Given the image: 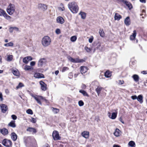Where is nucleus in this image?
<instances>
[{
	"label": "nucleus",
	"instance_id": "338daca9",
	"mask_svg": "<svg viewBox=\"0 0 147 147\" xmlns=\"http://www.w3.org/2000/svg\"><path fill=\"white\" fill-rule=\"evenodd\" d=\"M95 120L97 122L99 121H100V119L98 117H96V118Z\"/></svg>",
	"mask_w": 147,
	"mask_h": 147
},
{
	"label": "nucleus",
	"instance_id": "0e129e2a",
	"mask_svg": "<svg viewBox=\"0 0 147 147\" xmlns=\"http://www.w3.org/2000/svg\"><path fill=\"white\" fill-rule=\"evenodd\" d=\"M5 92V93L7 94H8L9 93V91L8 89H6Z\"/></svg>",
	"mask_w": 147,
	"mask_h": 147
},
{
	"label": "nucleus",
	"instance_id": "58836bf2",
	"mask_svg": "<svg viewBox=\"0 0 147 147\" xmlns=\"http://www.w3.org/2000/svg\"><path fill=\"white\" fill-rule=\"evenodd\" d=\"M13 56L12 55H8L7 59V61H11L13 59Z\"/></svg>",
	"mask_w": 147,
	"mask_h": 147
},
{
	"label": "nucleus",
	"instance_id": "393cba45",
	"mask_svg": "<svg viewBox=\"0 0 147 147\" xmlns=\"http://www.w3.org/2000/svg\"><path fill=\"white\" fill-rule=\"evenodd\" d=\"M134 80L136 82H137L138 81L139 79V77L136 74H134L132 76Z\"/></svg>",
	"mask_w": 147,
	"mask_h": 147
},
{
	"label": "nucleus",
	"instance_id": "a18cd8bd",
	"mask_svg": "<svg viewBox=\"0 0 147 147\" xmlns=\"http://www.w3.org/2000/svg\"><path fill=\"white\" fill-rule=\"evenodd\" d=\"M68 59L70 61L74 63V59L70 56H69L68 57Z\"/></svg>",
	"mask_w": 147,
	"mask_h": 147
},
{
	"label": "nucleus",
	"instance_id": "ddd939ff",
	"mask_svg": "<svg viewBox=\"0 0 147 147\" xmlns=\"http://www.w3.org/2000/svg\"><path fill=\"white\" fill-rule=\"evenodd\" d=\"M32 59V58L31 57L28 56L24 57L23 59V61L25 63H27L29 61H31Z\"/></svg>",
	"mask_w": 147,
	"mask_h": 147
},
{
	"label": "nucleus",
	"instance_id": "1a4fd4ad",
	"mask_svg": "<svg viewBox=\"0 0 147 147\" xmlns=\"http://www.w3.org/2000/svg\"><path fill=\"white\" fill-rule=\"evenodd\" d=\"M41 86V89L42 90L45 91L47 90V85L43 82L41 81L39 82Z\"/></svg>",
	"mask_w": 147,
	"mask_h": 147
},
{
	"label": "nucleus",
	"instance_id": "ea45409f",
	"mask_svg": "<svg viewBox=\"0 0 147 147\" xmlns=\"http://www.w3.org/2000/svg\"><path fill=\"white\" fill-rule=\"evenodd\" d=\"M77 39V37L76 36H72L71 38V40L72 42H74Z\"/></svg>",
	"mask_w": 147,
	"mask_h": 147
},
{
	"label": "nucleus",
	"instance_id": "49530a36",
	"mask_svg": "<svg viewBox=\"0 0 147 147\" xmlns=\"http://www.w3.org/2000/svg\"><path fill=\"white\" fill-rule=\"evenodd\" d=\"M78 104L79 106H82L84 105V103L82 100H80L78 102Z\"/></svg>",
	"mask_w": 147,
	"mask_h": 147
},
{
	"label": "nucleus",
	"instance_id": "09e8293b",
	"mask_svg": "<svg viewBox=\"0 0 147 147\" xmlns=\"http://www.w3.org/2000/svg\"><path fill=\"white\" fill-rule=\"evenodd\" d=\"M61 5L62 7H59V9L62 11H63L65 10V8L63 6V5L62 4H61Z\"/></svg>",
	"mask_w": 147,
	"mask_h": 147
},
{
	"label": "nucleus",
	"instance_id": "423d86ee",
	"mask_svg": "<svg viewBox=\"0 0 147 147\" xmlns=\"http://www.w3.org/2000/svg\"><path fill=\"white\" fill-rule=\"evenodd\" d=\"M2 16L7 20H9L11 18V17L8 15L4 10L0 8V16Z\"/></svg>",
	"mask_w": 147,
	"mask_h": 147
},
{
	"label": "nucleus",
	"instance_id": "3c124183",
	"mask_svg": "<svg viewBox=\"0 0 147 147\" xmlns=\"http://www.w3.org/2000/svg\"><path fill=\"white\" fill-rule=\"evenodd\" d=\"M13 30H15L17 32L20 31L19 30V29L17 27H13Z\"/></svg>",
	"mask_w": 147,
	"mask_h": 147
},
{
	"label": "nucleus",
	"instance_id": "a19ab883",
	"mask_svg": "<svg viewBox=\"0 0 147 147\" xmlns=\"http://www.w3.org/2000/svg\"><path fill=\"white\" fill-rule=\"evenodd\" d=\"M32 69V67L28 65H26L24 67V69L26 70H29Z\"/></svg>",
	"mask_w": 147,
	"mask_h": 147
},
{
	"label": "nucleus",
	"instance_id": "13d9d810",
	"mask_svg": "<svg viewBox=\"0 0 147 147\" xmlns=\"http://www.w3.org/2000/svg\"><path fill=\"white\" fill-rule=\"evenodd\" d=\"M13 30V27H11L9 28V31L10 33H12Z\"/></svg>",
	"mask_w": 147,
	"mask_h": 147
},
{
	"label": "nucleus",
	"instance_id": "5701e85b",
	"mask_svg": "<svg viewBox=\"0 0 147 147\" xmlns=\"http://www.w3.org/2000/svg\"><path fill=\"white\" fill-rule=\"evenodd\" d=\"M1 132L3 135L7 134L8 133L7 129L5 128H3L1 129Z\"/></svg>",
	"mask_w": 147,
	"mask_h": 147
},
{
	"label": "nucleus",
	"instance_id": "4468645a",
	"mask_svg": "<svg viewBox=\"0 0 147 147\" xmlns=\"http://www.w3.org/2000/svg\"><path fill=\"white\" fill-rule=\"evenodd\" d=\"M124 22L126 26H128L130 25L131 24V22L129 17H127L125 19Z\"/></svg>",
	"mask_w": 147,
	"mask_h": 147
},
{
	"label": "nucleus",
	"instance_id": "f704fd0d",
	"mask_svg": "<svg viewBox=\"0 0 147 147\" xmlns=\"http://www.w3.org/2000/svg\"><path fill=\"white\" fill-rule=\"evenodd\" d=\"M128 144L131 147H135V145L134 142L132 141H130Z\"/></svg>",
	"mask_w": 147,
	"mask_h": 147
},
{
	"label": "nucleus",
	"instance_id": "20e7f679",
	"mask_svg": "<svg viewBox=\"0 0 147 147\" xmlns=\"http://www.w3.org/2000/svg\"><path fill=\"white\" fill-rule=\"evenodd\" d=\"M30 94L36 101L37 103L40 105H42V103L40 101L41 100H43L45 101L47 100L42 96L34 95L31 93H30Z\"/></svg>",
	"mask_w": 147,
	"mask_h": 147
},
{
	"label": "nucleus",
	"instance_id": "e433bc0d",
	"mask_svg": "<svg viewBox=\"0 0 147 147\" xmlns=\"http://www.w3.org/2000/svg\"><path fill=\"white\" fill-rule=\"evenodd\" d=\"M117 113H113L112 114V115L111 117V119H115L117 117Z\"/></svg>",
	"mask_w": 147,
	"mask_h": 147
},
{
	"label": "nucleus",
	"instance_id": "4be33fe9",
	"mask_svg": "<svg viewBox=\"0 0 147 147\" xmlns=\"http://www.w3.org/2000/svg\"><path fill=\"white\" fill-rule=\"evenodd\" d=\"M84 61V60L83 59H80L78 58H77L74 59V63H82Z\"/></svg>",
	"mask_w": 147,
	"mask_h": 147
},
{
	"label": "nucleus",
	"instance_id": "b1692460",
	"mask_svg": "<svg viewBox=\"0 0 147 147\" xmlns=\"http://www.w3.org/2000/svg\"><path fill=\"white\" fill-rule=\"evenodd\" d=\"M114 18L115 20H119L120 18H121V16L119 15L118 13H115Z\"/></svg>",
	"mask_w": 147,
	"mask_h": 147
},
{
	"label": "nucleus",
	"instance_id": "e2e57ef3",
	"mask_svg": "<svg viewBox=\"0 0 147 147\" xmlns=\"http://www.w3.org/2000/svg\"><path fill=\"white\" fill-rule=\"evenodd\" d=\"M118 1L120 2H122L124 4L126 0H118Z\"/></svg>",
	"mask_w": 147,
	"mask_h": 147
},
{
	"label": "nucleus",
	"instance_id": "9d476101",
	"mask_svg": "<svg viewBox=\"0 0 147 147\" xmlns=\"http://www.w3.org/2000/svg\"><path fill=\"white\" fill-rule=\"evenodd\" d=\"M46 60L44 58L40 59L38 62V65L39 67H41L43 65L45 64Z\"/></svg>",
	"mask_w": 147,
	"mask_h": 147
},
{
	"label": "nucleus",
	"instance_id": "680f3d73",
	"mask_svg": "<svg viewBox=\"0 0 147 147\" xmlns=\"http://www.w3.org/2000/svg\"><path fill=\"white\" fill-rule=\"evenodd\" d=\"M86 86L84 84H82V89H85L86 88Z\"/></svg>",
	"mask_w": 147,
	"mask_h": 147
},
{
	"label": "nucleus",
	"instance_id": "79ce46f5",
	"mask_svg": "<svg viewBox=\"0 0 147 147\" xmlns=\"http://www.w3.org/2000/svg\"><path fill=\"white\" fill-rule=\"evenodd\" d=\"M23 86H24V85H23V84L22 83H20L18 84V85L16 86V88L17 89H18L19 88H21Z\"/></svg>",
	"mask_w": 147,
	"mask_h": 147
},
{
	"label": "nucleus",
	"instance_id": "c85d7f7f",
	"mask_svg": "<svg viewBox=\"0 0 147 147\" xmlns=\"http://www.w3.org/2000/svg\"><path fill=\"white\" fill-rule=\"evenodd\" d=\"M79 92L82 94L84 96H86L88 97L89 96V95L87 92L84 90H80L79 91Z\"/></svg>",
	"mask_w": 147,
	"mask_h": 147
},
{
	"label": "nucleus",
	"instance_id": "c03bdc74",
	"mask_svg": "<svg viewBox=\"0 0 147 147\" xmlns=\"http://www.w3.org/2000/svg\"><path fill=\"white\" fill-rule=\"evenodd\" d=\"M69 69V68L67 67H63L62 68V72H64L65 71L68 70Z\"/></svg>",
	"mask_w": 147,
	"mask_h": 147
},
{
	"label": "nucleus",
	"instance_id": "603ef678",
	"mask_svg": "<svg viewBox=\"0 0 147 147\" xmlns=\"http://www.w3.org/2000/svg\"><path fill=\"white\" fill-rule=\"evenodd\" d=\"M118 83L119 84H124V81L123 80H119L118 81Z\"/></svg>",
	"mask_w": 147,
	"mask_h": 147
},
{
	"label": "nucleus",
	"instance_id": "6ab92c4d",
	"mask_svg": "<svg viewBox=\"0 0 147 147\" xmlns=\"http://www.w3.org/2000/svg\"><path fill=\"white\" fill-rule=\"evenodd\" d=\"M27 131L30 132H32L33 133H36V131L35 129L32 127H29L27 129Z\"/></svg>",
	"mask_w": 147,
	"mask_h": 147
},
{
	"label": "nucleus",
	"instance_id": "412c9836",
	"mask_svg": "<svg viewBox=\"0 0 147 147\" xmlns=\"http://www.w3.org/2000/svg\"><path fill=\"white\" fill-rule=\"evenodd\" d=\"M136 31L135 30H134L133 31V33L132 34V35H131L130 37V39L131 40H133L135 39L136 36Z\"/></svg>",
	"mask_w": 147,
	"mask_h": 147
},
{
	"label": "nucleus",
	"instance_id": "052dcab7",
	"mask_svg": "<svg viewBox=\"0 0 147 147\" xmlns=\"http://www.w3.org/2000/svg\"><path fill=\"white\" fill-rule=\"evenodd\" d=\"M0 98L1 101L3 100V98L2 97V94L1 92H0Z\"/></svg>",
	"mask_w": 147,
	"mask_h": 147
},
{
	"label": "nucleus",
	"instance_id": "0eeeda50",
	"mask_svg": "<svg viewBox=\"0 0 147 147\" xmlns=\"http://www.w3.org/2000/svg\"><path fill=\"white\" fill-rule=\"evenodd\" d=\"M52 136L55 140H59L60 139L58 132L56 131H54L52 134Z\"/></svg>",
	"mask_w": 147,
	"mask_h": 147
},
{
	"label": "nucleus",
	"instance_id": "5fc2aeb1",
	"mask_svg": "<svg viewBox=\"0 0 147 147\" xmlns=\"http://www.w3.org/2000/svg\"><path fill=\"white\" fill-rule=\"evenodd\" d=\"M137 96L136 95L133 96H131V98L133 100L137 99Z\"/></svg>",
	"mask_w": 147,
	"mask_h": 147
},
{
	"label": "nucleus",
	"instance_id": "37998d69",
	"mask_svg": "<svg viewBox=\"0 0 147 147\" xmlns=\"http://www.w3.org/2000/svg\"><path fill=\"white\" fill-rule=\"evenodd\" d=\"M26 113L30 115H32L33 114L32 111L30 109H28L26 111Z\"/></svg>",
	"mask_w": 147,
	"mask_h": 147
},
{
	"label": "nucleus",
	"instance_id": "f3484780",
	"mask_svg": "<svg viewBox=\"0 0 147 147\" xmlns=\"http://www.w3.org/2000/svg\"><path fill=\"white\" fill-rule=\"evenodd\" d=\"M82 136L86 138H88L89 136V132L87 131H84L82 133Z\"/></svg>",
	"mask_w": 147,
	"mask_h": 147
},
{
	"label": "nucleus",
	"instance_id": "f03ea898",
	"mask_svg": "<svg viewBox=\"0 0 147 147\" xmlns=\"http://www.w3.org/2000/svg\"><path fill=\"white\" fill-rule=\"evenodd\" d=\"M68 6L69 8L73 13H76L78 12V7L75 2L69 3Z\"/></svg>",
	"mask_w": 147,
	"mask_h": 147
},
{
	"label": "nucleus",
	"instance_id": "7ed1b4c3",
	"mask_svg": "<svg viewBox=\"0 0 147 147\" xmlns=\"http://www.w3.org/2000/svg\"><path fill=\"white\" fill-rule=\"evenodd\" d=\"M16 8L13 4L10 3L8 6L6 11L7 13L10 15H12L15 11Z\"/></svg>",
	"mask_w": 147,
	"mask_h": 147
},
{
	"label": "nucleus",
	"instance_id": "6e6d98bb",
	"mask_svg": "<svg viewBox=\"0 0 147 147\" xmlns=\"http://www.w3.org/2000/svg\"><path fill=\"white\" fill-rule=\"evenodd\" d=\"M31 121L33 123H35L36 122L35 119L33 118H31Z\"/></svg>",
	"mask_w": 147,
	"mask_h": 147
},
{
	"label": "nucleus",
	"instance_id": "bf43d9fd",
	"mask_svg": "<svg viewBox=\"0 0 147 147\" xmlns=\"http://www.w3.org/2000/svg\"><path fill=\"white\" fill-rule=\"evenodd\" d=\"M35 64V63L34 61H32L30 63V65L31 66H34Z\"/></svg>",
	"mask_w": 147,
	"mask_h": 147
},
{
	"label": "nucleus",
	"instance_id": "c9c22d12",
	"mask_svg": "<svg viewBox=\"0 0 147 147\" xmlns=\"http://www.w3.org/2000/svg\"><path fill=\"white\" fill-rule=\"evenodd\" d=\"M52 110L55 113H57L59 112V110L58 109L52 107Z\"/></svg>",
	"mask_w": 147,
	"mask_h": 147
},
{
	"label": "nucleus",
	"instance_id": "a878e982",
	"mask_svg": "<svg viewBox=\"0 0 147 147\" xmlns=\"http://www.w3.org/2000/svg\"><path fill=\"white\" fill-rule=\"evenodd\" d=\"M137 99L140 103H142L143 102L142 96V95H139L137 97Z\"/></svg>",
	"mask_w": 147,
	"mask_h": 147
},
{
	"label": "nucleus",
	"instance_id": "aec40b11",
	"mask_svg": "<svg viewBox=\"0 0 147 147\" xmlns=\"http://www.w3.org/2000/svg\"><path fill=\"white\" fill-rule=\"evenodd\" d=\"M114 134L116 137L119 136L120 135V131L119 129H116L114 133Z\"/></svg>",
	"mask_w": 147,
	"mask_h": 147
},
{
	"label": "nucleus",
	"instance_id": "39448f33",
	"mask_svg": "<svg viewBox=\"0 0 147 147\" xmlns=\"http://www.w3.org/2000/svg\"><path fill=\"white\" fill-rule=\"evenodd\" d=\"M2 144L6 147H11L12 146L11 141L7 139H4L2 141Z\"/></svg>",
	"mask_w": 147,
	"mask_h": 147
},
{
	"label": "nucleus",
	"instance_id": "473e14b6",
	"mask_svg": "<svg viewBox=\"0 0 147 147\" xmlns=\"http://www.w3.org/2000/svg\"><path fill=\"white\" fill-rule=\"evenodd\" d=\"M9 125L13 127H16V125L15 123V121H12L9 124Z\"/></svg>",
	"mask_w": 147,
	"mask_h": 147
},
{
	"label": "nucleus",
	"instance_id": "de8ad7c7",
	"mask_svg": "<svg viewBox=\"0 0 147 147\" xmlns=\"http://www.w3.org/2000/svg\"><path fill=\"white\" fill-rule=\"evenodd\" d=\"M85 49L88 52H90L91 50V49L90 48H89L86 47H85Z\"/></svg>",
	"mask_w": 147,
	"mask_h": 147
},
{
	"label": "nucleus",
	"instance_id": "cd10ccee",
	"mask_svg": "<svg viewBox=\"0 0 147 147\" xmlns=\"http://www.w3.org/2000/svg\"><path fill=\"white\" fill-rule=\"evenodd\" d=\"M102 87L98 86L96 89V90L98 94V95H99V94L100 93V91L102 89Z\"/></svg>",
	"mask_w": 147,
	"mask_h": 147
},
{
	"label": "nucleus",
	"instance_id": "774afa93",
	"mask_svg": "<svg viewBox=\"0 0 147 147\" xmlns=\"http://www.w3.org/2000/svg\"><path fill=\"white\" fill-rule=\"evenodd\" d=\"M140 1L142 3H145L146 2V0H140Z\"/></svg>",
	"mask_w": 147,
	"mask_h": 147
},
{
	"label": "nucleus",
	"instance_id": "c756f323",
	"mask_svg": "<svg viewBox=\"0 0 147 147\" xmlns=\"http://www.w3.org/2000/svg\"><path fill=\"white\" fill-rule=\"evenodd\" d=\"M111 76V74L110 73L109 71H107L105 73V76L107 78H109Z\"/></svg>",
	"mask_w": 147,
	"mask_h": 147
},
{
	"label": "nucleus",
	"instance_id": "8fccbe9b",
	"mask_svg": "<svg viewBox=\"0 0 147 147\" xmlns=\"http://www.w3.org/2000/svg\"><path fill=\"white\" fill-rule=\"evenodd\" d=\"M11 117L12 118V119L13 120H16L17 118V116L14 115H12L11 116Z\"/></svg>",
	"mask_w": 147,
	"mask_h": 147
},
{
	"label": "nucleus",
	"instance_id": "7c9ffc66",
	"mask_svg": "<svg viewBox=\"0 0 147 147\" xmlns=\"http://www.w3.org/2000/svg\"><path fill=\"white\" fill-rule=\"evenodd\" d=\"M79 14L81 16V18L82 19H85L86 17V13L82 12H80Z\"/></svg>",
	"mask_w": 147,
	"mask_h": 147
},
{
	"label": "nucleus",
	"instance_id": "4c0bfd02",
	"mask_svg": "<svg viewBox=\"0 0 147 147\" xmlns=\"http://www.w3.org/2000/svg\"><path fill=\"white\" fill-rule=\"evenodd\" d=\"M12 72L14 75L16 76H18L19 75V72L17 70H12Z\"/></svg>",
	"mask_w": 147,
	"mask_h": 147
},
{
	"label": "nucleus",
	"instance_id": "f8f14e48",
	"mask_svg": "<svg viewBox=\"0 0 147 147\" xmlns=\"http://www.w3.org/2000/svg\"><path fill=\"white\" fill-rule=\"evenodd\" d=\"M34 76V77L38 78H44V76L42 74L38 73H35Z\"/></svg>",
	"mask_w": 147,
	"mask_h": 147
},
{
	"label": "nucleus",
	"instance_id": "bb28decb",
	"mask_svg": "<svg viewBox=\"0 0 147 147\" xmlns=\"http://www.w3.org/2000/svg\"><path fill=\"white\" fill-rule=\"evenodd\" d=\"M124 4H125L129 9H131L132 8V5L130 2L126 1Z\"/></svg>",
	"mask_w": 147,
	"mask_h": 147
},
{
	"label": "nucleus",
	"instance_id": "9b49d317",
	"mask_svg": "<svg viewBox=\"0 0 147 147\" xmlns=\"http://www.w3.org/2000/svg\"><path fill=\"white\" fill-rule=\"evenodd\" d=\"M1 109L3 113H5L7 109V106L5 104H2L0 105Z\"/></svg>",
	"mask_w": 147,
	"mask_h": 147
},
{
	"label": "nucleus",
	"instance_id": "72a5a7b5",
	"mask_svg": "<svg viewBox=\"0 0 147 147\" xmlns=\"http://www.w3.org/2000/svg\"><path fill=\"white\" fill-rule=\"evenodd\" d=\"M13 43L12 42H10L8 43L5 44L4 46L5 47H13Z\"/></svg>",
	"mask_w": 147,
	"mask_h": 147
},
{
	"label": "nucleus",
	"instance_id": "864d4df0",
	"mask_svg": "<svg viewBox=\"0 0 147 147\" xmlns=\"http://www.w3.org/2000/svg\"><path fill=\"white\" fill-rule=\"evenodd\" d=\"M93 36L91 37V38H90L89 39V42L90 43H92L93 41Z\"/></svg>",
	"mask_w": 147,
	"mask_h": 147
},
{
	"label": "nucleus",
	"instance_id": "2eb2a0df",
	"mask_svg": "<svg viewBox=\"0 0 147 147\" xmlns=\"http://www.w3.org/2000/svg\"><path fill=\"white\" fill-rule=\"evenodd\" d=\"M57 22L59 23L62 24L64 22V20L63 18L61 17H58L57 18Z\"/></svg>",
	"mask_w": 147,
	"mask_h": 147
},
{
	"label": "nucleus",
	"instance_id": "69168bd1",
	"mask_svg": "<svg viewBox=\"0 0 147 147\" xmlns=\"http://www.w3.org/2000/svg\"><path fill=\"white\" fill-rule=\"evenodd\" d=\"M142 73L144 74H147V71H143L142 72Z\"/></svg>",
	"mask_w": 147,
	"mask_h": 147
},
{
	"label": "nucleus",
	"instance_id": "dca6fc26",
	"mask_svg": "<svg viewBox=\"0 0 147 147\" xmlns=\"http://www.w3.org/2000/svg\"><path fill=\"white\" fill-rule=\"evenodd\" d=\"M87 68L86 67L83 66L81 67L80 72L82 74L85 73L87 71Z\"/></svg>",
	"mask_w": 147,
	"mask_h": 147
},
{
	"label": "nucleus",
	"instance_id": "a211bd4d",
	"mask_svg": "<svg viewBox=\"0 0 147 147\" xmlns=\"http://www.w3.org/2000/svg\"><path fill=\"white\" fill-rule=\"evenodd\" d=\"M11 138L13 141H15L17 139V135L14 132L12 133L11 134Z\"/></svg>",
	"mask_w": 147,
	"mask_h": 147
},
{
	"label": "nucleus",
	"instance_id": "2f4dec72",
	"mask_svg": "<svg viewBox=\"0 0 147 147\" xmlns=\"http://www.w3.org/2000/svg\"><path fill=\"white\" fill-rule=\"evenodd\" d=\"M99 33L100 36L104 37L105 36V33L102 29H100L99 31Z\"/></svg>",
	"mask_w": 147,
	"mask_h": 147
},
{
	"label": "nucleus",
	"instance_id": "f257e3e1",
	"mask_svg": "<svg viewBox=\"0 0 147 147\" xmlns=\"http://www.w3.org/2000/svg\"><path fill=\"white\" fill-rule=\"evenodd\" d=\"M51 38L47 36L43 37L41 40V44L44 47H47L49 46L51 43Z\"/></svg>",
	"mask_w": 147,
	"mask_h": 147
},
{
	"label": "nucleus",
	"instance_id": "6e6552de",
	"mask_svg": "<svg viewBox=\"0 0 147 147\" xmlns=\"http://www.w3.org/2000/svg\"><path fill=\"white\" fill-rule=\"evenodd\" d=\"M38 8L43 11H45L47 9V6L45 4L42 3H39L38 5Z\"/></svg>",
	"mask_w": 147,
	"mask_h": 147
},
{
	"label": "nucleus",
	"instance_id": "4d7b16f0",
	"mask_svg": "<svg viewBox=\"0 0 147 147\" xmlns=\"http://www.w3.org/2000/svg\"><path fill=\"white\" fill-rule=\"evenodd\" d=\"M56 33L58 34H59L60 33V31L59 29H57L55 31Z\"/></svg>",
	"mask_w": 147,
	"mask_h": 147
}]
</instances>
